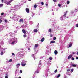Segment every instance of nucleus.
Listing matches in <instances>:
<instances>
[{"label":"nucleus","mask_w":78,"mask_h":78,"mask_svg":"<svg viewBox=\"0 0 78 78\" xmlns=\"http://www.w3.org/2000/svg\"><path fill=\"white\" fill-rule=\"evenodd\" d=\"M9 34L10 35L11 37H12V39L10 41V44L12 45H13L14 44H16L17 42V39L14 37L15 36L14 34L10 33Z\"/></svg>","instance_id":"f257e3e1"},{"label":"nucleus","mask_w":78,"mask_h":78,"mask_svg":"<svg viewBox=\"0 0 78 78\" xmlns=\"http://www.w3.org/2000/svg\"><path fill=\"white\" fill-rule=\"evenodd\" d=\"M27 62V61L26 60H23L22 61L21 63V65L22 67H25L26 65V63Z\"/></svg>","instance_id":"f03ea898"},{"label":"nucleus","mask_w":78,"mask_h":78,"mask_svg":"<svg viewBox=\"0 0 78 78\" xmlns=\"http://www.w3.org/2000/svg\"><path fill=\"white\" fill-rule=\"evenodd\" d=\"M5 49H3L2 48H0V51H1L0 53L1 55H3V54L5 52Z\"/></svg>","instance_id":"7ed1b4c3"},{"label":"nucleus","mask_w":78,"mask_h":78,"mask_svg":"<svg viewBox=\"0 0 78 78\" xmlns=\"http://www.w3.org/2000/svg\"><path fill=\"white\" fill-rule=\"evenodd\" d=\"M77 11V10L76 9H75L74 12L73 11H72L71 12V14H70L69 16H75V12H76Z\"/></svg>","instance_id":"20e7f679"},{"label":"nucleus","mask_w":78,"mask_h":78,"mask_svg":"<svg viewBox=\"0 0 78 78\" xmlns=\"http://www.w3.org/2000/svg\"><path fill=\"white\" fill-rule=\"evenodd\" d=\"M14 16L16 17L14 19L15 21L18 22L19 20L20 19V17L18 16L17 15H14Z\"/></svg>","instance_id":"39448f33"},{"label":"nucleus","mask_w":78,"mask_h":78,"mask_svg":"<svg viewBox=\"0 0 78 78\" xmlns=\"http://www.w3.org/2000/svg\"><path fill=\"white\" fill-rule=\"evenodd\" d=\"M67 13V11H66L64 13V14L62 15L61 16V17L63 19V20H64V19H66V14Z\"/></svg>","instance_id":"423d86ee"},{"label":"nucleus","mask_w":78,"mask_h":78,"mask_svg":"<svg viewBox=\"0 0 78 78\" xmlns=\"http://www.w3.org/2000/svg\"><path fill=\"white\" fill-rule=\"evenodd\" d=\"M14 9H15V10H17V9H20V6L19 5H16L15 6V7L13 8Z\"/></svg>","instance_id":"0eeeda50"},{"label":"nucleus","mask_w":78,"mask_h":78,"mask_svg":"<svg viewBox=\"0 0 78 78\" xmlns=\"http://www.w3.org/2000/svg\"><path fill=\"white\" fill-rule=\"evenodd\" d=\"M13 0H8V2H6L5 3L7 5H9L13 1Z\"/></svg>","instance_id":"6e6552de"},{"label":"nucleus","mask_w":78,"mask_h":78,"mask_svg":"<svg viewBox=\"0 0 78 78\" xmlns=\"http://www.w3.org/2000/svg\"><path fill=\"white\" fill-rule=\"evenodd\" d=\"M41 61H42L41 60H40L39 63L38 68H40V67H41V65L42 64V63L41 62Z\"/></svg>","instance_id":"1a4fd4ad"},{"label":"nucleus","mask_w":78,"mask_h":78,"mask_svg":"<svg viewBox=\"0 0 78 78\" xmlns=\"http://www.w3.org/2000/svg\"><path fill=\"white\" fill-rule=\"evenodd\" d=\"M39 69H38L36 71H35V73H39V70H41V68H38Z\"/></svg>","instance_id":"9d476101"},{"label":"nucleus","mask_w":78,"mask_h":78,"mask_svg":"<svg viewBox=\"0 0 78 78\" xmlns=\"http://www.w3.org/2000/svg\"><path fill=\"white\" fill-rule=\"evenodd\" d=\"M4 28V26L3 25L0 26V31L3 30Z\"/></svg>","instance_id":"9b49d317"},{"label":"nucleus","mask_w":78,"mask_h":78,"mask_svg":"<svg viewBox=\"0 0 78 78\" xmlns=\"http://www.w3.org/2000/svg\"><path fill=\"white\" fill-rule=\"evenodd\" d=\"M15 10V9L13 8L12 9H11L9 11V12H14V11Z\"/></svg>","instance_id":"f8f14e48"},{"label":"nucleus","mask_w":78,"mask_h":78,"mask_svg":"<svg viewBox=\"0 0 78 78\" xmlns=\"http://www.w3.org/2000/svg\"><path fill=\"white\" fill-rule=\"evenodd\" d=\"M4 44L3 41L2 40H0V45H3Z\"/></svg>","instance_id":"ddd939ff"},{"label":"nucleus","mask_w":78,"mask_h":78,"mask_svg":"<svg viewBox=\"0 0 78 78\" xmlns=\"http://www.w3.org/2000/svg\"><path fill=\"white\" fill-rule=\"evenodd\" d=\"M38 47V44H35V46L34 47V50L35 51L36 49L37 48V47Z\"/></svg>","instance_id":"4468645a"},{"label":"nucleus","mask_w":78,"mask_h":78,"mask_svg":"<svg viewBox=\"0 0 78 78\" xmlns=\"http://www.w3.org/2000/svg\"><path fill=\"white\" fill-rule=\"evenodd\" d=\"M20 63L17 64L16 65V68H19V67H20Z\"/></svg>","instance_id":"2eb2a0df"},{"label":"nucleus","mask_w":78,"mask_h":78,"mask_svg":"<svg viewBox=\"0 0 78 78\" xmlns=\"http://www.w3.org/2000/svg\"><path fill=\"white\" fill-rule=\"evenodd\" d=\"M72 57V55H69V56L68 57V59H70Z\"/></svg>","instance_id":"dca6fc26"},{"label":"nucleus","mask_w":78,"mask_h":78,"mask_svg":"<svg viewBox=\"0 0 78 78\" xmlns=\"http://www.w3.org/2000/svg\"><path fill=\"white\" fill-rule=\"evenodd\" d=\"M47 76H48L47 73H44L43 75V76H44V77H47Z\"/></svg>","instance_id":"f3484780"},{"label":"nucleus","mask_w":78,"mask_h":78,"mask_svg":"<svg viewBox=\"0 0 78 78\" xmlns=\"http://www.w3.org/2000/svg\"><path fill=\"white\" fill-rule=\"evenodd\" d=\"M26 11L27 13H29V10L28 8H26Z\"/></svg>","instance_id":"a211bd4d"},{"label":"nucleus","mask_w":78,"mask_h":78,"mask_svg":"<svg viewBox=\"0 0 78 78\" xmlns=\"http://www.w3.org/2000/svg\"><path fill=\"white\" fill-rule=\"evenodd\" d=\"M19 22H22V23H23V20L22 19H20L19 21Z\"/></svg>","instance_id":"6ab92c4d"},{"label":"nucleus","mask_w":78,"mask_h":78,"mask_svg":"<svg viewBox=\"0 0 78 78\" xmlns=\"http://www.w3.org/2000/svg\"><path fill=\"white\" fill-rule=\"evenodd\" d=\"M44 40H45V38L44 37H43L41 39V42H43L44 41Z\"/></svg>","instance_id":"aec40b11"},{"label":"nucleus","mask_w":78,"mask_h":78,"mask_svg":"<svg viewBox=\"0 0 78 78\" xmlns=\"http://www.w3.org/2000/svg\"><path fill=\"white\" fill-rule=\"evenodd\" d=\"M12 59H10L9 60V61H7V62H12Z\"/></svg>","instance_id":"412c9836"},{"label":"nucleus","mask_w":78,"mask_h":78,"mask_svg":"<svg viewBox=\"0 0 78 78\" xmlns=\"http://www.w3.org/2000/svg\"><path fill=\"white\" fill-rule=\"evenodd\" d=\"M34 31L35 33H37V30L36 29H35L34 30Z\"/></svg>","instance_id":"4be33fe9"},{"label":"nucleus","mask_w":78,"mask_h":78,"mask_svg":"<svg viewBox=\"0 0 78 78\" xmlns=\"http://www.w3.org/2000/svg\"><path fill=\"white\" fill-rule=\"evenodd\" d=\"M22 32L23 33H24V34H25V33H26V31H25V30L24 29H23L22 30Z\"/></svg>","instance_id":"5701e85b"},{"label":"nucleus","mask_w":78,"mask_h":78,"mask_svg":"<svg viewBox=\"0 0 78 78\" xmlns=\"http://www.w3.org/2000/svg\"><path fill=\"white\" fill-rule=\"evenodd\" d=\"M54 53L55 55H57V54H58V51L56 50H55L54 51Z\"/></svg>","instance_id":"b1692460"},{"label":"nucleus","mask_w":78,"mask_h":78,"mask_svg":"<svg viewBox=\"0 0 78 78\" xmlns=\"http://www.w3.org/2000/svg\"><path fill=\"white\" fill-rule=\"evenodd\" d=\"M3 6V4H0V8H2Z\"/></svg>","instance_id":"393cba45"},{"label":"nucleus","mask_w":78,"mask_h":78,"mask_svg":"<svg viewBox=\"0 0 78 78\" xmlns=\"http://www.w3.org/2000/svg\"><path fill=\"white\" fill-rule=\"evenodd\" d=\"M71 66H72V67H76V65H75V64H72L71 65Z\"/></svg>","instance_id":"a878e982"},{"label":"nucleus","mask_w":78,"mask_h":78,"mask_svg":"<svg viewBox=\"0 0 78 78\" xmlns=\"http://www.w3.org/2000/svg\"><path fill=\"white\" fill-rule=\"evenodd\" d=\"M5 78H8V74H6L5 75Z\"/></svg>","instance_id":"bb28decb"},{"label":"nucleus","mask_w":78,"mask_h":78,"mask_svg":"<svg viewBox=\"0 0 78 78\" xmlns=\"http://www.w3.org/2000/svg\"><path fill=\"white\" fill-rule=\"evenodd\" d=\"M55 41H51V43L52 44H54V43H55Z\"/></svg>","instance_id":"cd10ccee"},{"label":"nucleus","mask_w":78,"mask_h":78,"mask_svg":"<svg viewBox=\"0 0 78 78\" xmlns=\"http://www.w3.org/2000/svg\"><path fill=\"white\" fill-rule=\"evenodd\" d=\"M72 43H70L69 47H72Z\"/></svg>","instance_id":"c85d7f7f"},{"label":"nucleus","mask_w":78,"mask_h":78,"mask_svg":"<svg viewBox=\"0 0 78 78\" xmlns=\"http://www.w3.org/2000/svg\"><path fill=\"white\" fill-rule=\"evenodd\" d=\"M30 25H32V24L33 23V21H30Z\"/></svg>","instance_id":"c756f323"},{"label":"nucleus","mask_w":78,"mask_h":78,"mask_svg":"<svg viewBox=\"0 0 78 78\" xmlns=\"http://www.w3.org/2000/svg\"><path fill=\"white\" fill-rule=\"evenodd\" d=\"M55 73H51V76H52V75H55Z\"/></svg>","instance_id":"7c9ffc66"},{"label":"nucleus","mask_w":78,"mask_h":78,"mask_svg":"<svg viewBox=\"0 0 78 78\" xmlns=\"http://www.w3.org/2000/svg\"><path fill=\"white\" fill-rule=\"evenodd\" d=\"M19 71V70L18 69H16L15 71V73H17Z\"/></svg>","instance_id":"2f4dec72"},{"label":"nucleus","mask_w":78,"mask_h":78,"mask_svg":"<svg viewBox=\"0 0 78 78\" xmlns=\"http://www.w3.org/2000/svg\"><path fill=\"white\" fill-rule=\"evenodd\" d=\"M23 25H24V27H25L27 26V24H26V23L24 24Z\"/></svg>","instance_id":"473e14b6"},{"label":"nucleus","mask_w":78,"mask_h":78,"mask_svg":"<svg viewBox=\"0 0 78 78\" xmlns=\"http://www.w3.org/2000/svg\"><path fill=\"white\" fill-rule=\"evenodd\" d=\"M60 20H64V19H63V18L61 16V17L60 18Z\"/></svg>","instance_id":"72a5a7b5"},{"label":"nucleus","mask_w":78,"mask_h":78,"mask_svg":"<svg viewBox=\"0 0 78 78\" xmlns=\"http://www.w3.org/2000/svg\"><path fill=\"white\" fill-rule=\"evenodd\" d=\"M34 8H37V5L36 4L34 5Z\"/></svg>","instance_id":"f704fd0d"},{"label":"nucleus","mask_w":78,"mask_h":78,"mask_svg":"<svg viewBox=\"0 0 78 78\" xmlns=\"http://www.w3.org/2000/svg\"><path fill=\"white\" fill-rule=\"evenodd\" d=\"M58 71V70L57 69H56L55 70V71H54V72L55 73H55H56V72H57V71Z\"/></svg>","instance_id":"c9c22d12"},{"label":"nucleus","mask_w":78,"mask_h":78,"mask_svg":"<svg viewBox=\"0 0 78 78\" xmlns=\"http://www.w3.org/2000/svg\"><path fill=\"white\" fill-rule=\"evenodd\" d=\"M32 56L33 57V58L35 59L34 55V54H32Z\"/></svg>","instance_id":"e433bc0d"},{"label":"nucleus","mask_w":78,"mask_h":78,"mask_svg":"<svg viewBox=\"0 0 78 78\" xmlns=\"http://www.w3.org/2000/svg\"><path fill=\"white\" fill-rule=\"evenodd\" d=\"M49 59L50 60H52L53 59V58H51V57H49Z\"/></svg>","instance_id":"4c0bfd02"},{"label":"nucleus","mask_w":78,"mask_h":78,"mask_svg":"<svg viewBox=\"0 0 78 78\" xmlns=\"http://www.w3.org/2000/svg\"><path fill=\"white\" fill-rule=\"evenodd\" d=\"M4 21L5 22L7 23V22H8V20H5Z\"/></svg>","instance_id":"58836bf2"},{"label":"nucleus","mask_w":78,"mask_h":78,"mask_svg":"<svg viewBox=\"0 0 78 78\" xmlns=\"http://www.w3.org/2000/svg\"><path fill=\"white\" fill-rule=\"evenodd\" d=\"M48 31H49V32H50V33H51V29H49V30Z\"/></svg>","instance_id":"ea45409f"},{"label":"nucleus","mask_w":78,"mask_h":78,"mask_svg":"<svg viewBox=\"0 0 78 78\" xmlns=\"http://www.w3.org/2000/svg\"><path fill=\"white\" fill-rule=\"evenodd\" d=\"M67 4H69V3H70V1H68L67 2Z\"/></svg>","instance_id":"a19ab883"},{"label":"nucleus","mask_w":78,"mask_h":78,"mask_svg":"<svg viewBox=\"0 0 78 78\" xmlns=\"http://www.w3.org/2000/svg\"><path fill=\"white\" fill-rule=\"evenodd\" d=\"M39 26V23H38V24L37 26V28H38Z\"/></svg>","instance_id":"79ce46f5"},{"label":"nucleus","mask_w":78,"mask_h":78,"mask_svg":"<svg viewBox=\"0 0 78 78\" xmlns=\"http://www.w3.org/2000/svg\"><path fill=\"white\" fill-rule=\"evenodd\" d=\"M66 75H69L70 76V74H68V73L67 72L66 73Z\"/></svg>","instance_id":"37998d69"},{"label":"nucleus","mask_w":78,"mask_h":78,"mask_svg":"<svg viewBox=\"0 0 78 78\" xmlns=\"http://www.w3.org/2000/svg\"><path fill=\"white\" fill-rule=\"evenodd\" d=\"M48 4H46V8H48Z\"/></svg>","instance_id":"c03bdc74"},{"label":"nucleus","mask_w":78,"mask_h":78,"mask_svg":"<svg viewBox=\"0 0 78 78\" xmlns=\"http://www.w3.org/2000/svg\"><path fill=\"white\" fill-rule=\"evenodd\" d=\"M46 72H49V69H47L46 70Z\"/></svg>","instance_id":"a18cd8bd"},{"label":"nucleus","mask_w":78,"mask_h":78,"mask_svg":"<svg viewBox=\"0 0 78 78\" xmlns=\"http://www.w3.org/2000/svg\"><path fill=\"white\" fill-rule=\"evenodd\" d=\"M23 36L24 37H27V35H26V34H24V35H23Z\"/></svg>","instance_id":"49530a36"},{"label":"nucleus","mask_w":78,"mask_h":78,"mask_svg":"<svg viewBox=\"0 0 78 78\" xmlns=\"http://www.w3.org/2000/svg\"><path fill=\"white\" fill-rule=\"evenodd\" d=\"M61 76V74H59L58 75L57 77H59V76Z\"/></svg>","instance_id":"de8ad7c7"},{"label":"nucleus","mask_w":78,"mask_h":78,"mask_svg":"<svg viewBox=\"0 0 78 78\" xmlns=\"http://www.w3.org/2000/svg\"><path fill=\"white\" fill-rule=\"evenodd\" d=\"M56 37H53V40H56Z\"/></svg>","instance_id":"09e8293b"},{"label":"nucleus","mask_w":78,"mask_h":78,"mask_svg":"<svg viewBox=\"0 0 78 78\" xmlns=\"http://www.w3.org/2000/svg\"><path fill=\"white\" fill-rule=\"evenodd\" d=\"M76 27H78V24H76Z\"/></svg>","instance_id":"8fccbe9b"},{"label":"nucleus","mask_w":78,"mask_h":78,"mask_svg":"<svg viewBox=\"0 0 78 78\" xmlns=\"http://www.w3.org/2000/svg\"><path fill=\"white\" fill-rule=\"evenodd\" d=\"M21 28H24V27H25L24 26V25H23L21 26Z\"/></svg>","instance_id":"3c124183"},{"label":"nucleus","mask_w":78,"mask_h":78,"mask_svg":"<svg viewBox=\"0 0 78 78\" xmlns=\"http://www.w3.org/2000/svg\"><path fill=\"white\" fill-rule=\"evenodd\" d=\"M42 5H44V2H42L41 3Z\"/></svg>","instance_id":"603ef678"},{"label":"nucleus","mask_w":78,"mask_h":78,"mask_svg":"<svg viewBox=\"0 0 78 78\" xmlns=\"http://www.w3.org/2000/svg\"><path fill=\"white\" fill-rule=\"evenodd\" d=\"M72 60H75V58L73 57H72Z\"/></svg>","instance_id":"864d4df0"},{"label":"nucleus","mask_w":78,"mask_h":78,"mask_svg":"<svg viewBox=\"0 0 78 78\" xmlns=\"http://www.w3.org/2000/svg\"><path fill=\"white\" fill-rule=\"evenodd\" d=\"M53 37V35L51 34H50V37Z\"/></svg>","instance_id":"5fc2aeb1"},{"label":"nucleus","mask_w":78,"mask_h":78,"mask_svg":"<svg viewBox=\"0 0 78 78\" xmlns=\"http://www.w3.org/2000/svg\"><path fill=\"white\" fill-rule=\"evenodd\" d=\"M71 71L72 72H73V69H72L71 70Z\"/></svg>","instance_id":"6e6d98bb"},{"label":"nucleus","mask_w":78,"mask_h":78,"mask_svg":"<svg viewBox=\"0 0 78 78\" xmlns=\"http://www.w3.org/2000/svg\"><path fill=\"white\" fill-rule=\"evenodd\" d=\"M58 6L59 7H60L61 6V4H58Z\"/></svg>","instance_id":"4d7b16f0"},{"label":"nucleus","mask_w":78,"mask_h":78,"mask_svg":"<svg viewBox=\"0 0 78 78\" xmlns=\"http://www.w3.org/2000/svg\"><path fill=\"white\" fill-rule=\"evenodd\" d=\"M19 27L18 26L17 27H16V29H19Z\"/></svg>","instance_id":"13d9d810"},{"label":"nucleus","mask_w":78,"mask_h":78,"mask_svg":"<svg viewBox=\"0 0 78 78\" xmlns=\"http://www.w3.org/2000/svg\"><path fill=\"white\" fill-rule=\"evenodd\" d=\"M3 14H4V13H2L1 14V16H3Z\"/></svg>","instance_id":"bf43d9fd"},{"label":"nucleus","mask_w":78,"mask_h":78,"mask_svg":"<svg viewBox=\"0 0 78 78\" xmlns=\"http://www.w3.org/2000/svg\"><path fill=\"white\" fill-rule=\"evenodd\" d=\"M70 69H68L67 70V72H69V71H70Z\"/></svg>","instance_id":"052dcab7"},{"label":"nucleus","mask_w":78,"mask_h":78,"mask_svg":"<svg viewBox=\"0 0 78 78\" xmlns=\"http://www.w3.org/2000/svg\"><path fill=\"white\" fill-rule=\"evenodd\" d=\"M75 52H72L73 55H74L75 54Z\"/></svg>","instance_id":"680f3d73"},{"label":"nucleus","mask_w":78,"mask_h":78,"mask_svg":"<svg viewBox=\"0 0 78 78\" xmlns=\"http://www.w3.org/2000/svg\"><path fill=\"white\" fill-rule=\"evenodd\" d=\"M20 73H22V70H20Z\"/></svg>","instance_id":"e2e57ef3"},{"label":"nucleus","mask_w":78,"mask_h":78,"mask_svg":"<svg viewBox=\"0 0 78 78\" xmlns=\"http://www.w3.org/2000/svg\"><path fill=\"white\" fill-rule=\"evenodd\" d=\"M52 15H53V16H54V15H55V14H54V12H53L52 13Z\"/></svg>","instance_id":"0e129e2a"},{"label":"nucleus","mask_w":78,"mask_h":78,"mask_svg":"<svg viewBox=\"0 0 78 78\" xmlns=\"http://www.w3.org/2000/svg\"><path fill=\"white\" fill-rule=\"evenodd\" d=\"M12 55H14H14H15L13 53H12Z\"/></svg>","instance_id":"69168bd1"},{"label":"nucleus","mask_w":78,"mask_h":78,"mask_svg":"<svg viewBox=\"0 0 78 78\" xmlns=\"http://www.w3.org/2000/svg\"><path fill=\"white\" fill-rule=\"evenodd\" d=\"M76 59H78V57H76Z\"/></svg>","instance_id":"338daca9"},{"label":"nucleus","mask_w":78,"mask_h":78,"mask_svg":"<svg viewBox=\"0 0 78 78\" xmlns=\"http://www.w3.org/2000/svg\"><path fill=\"white\" fill-rule=\"evenodd\" d=\"M64 78H67V77L66 76H65Z\"/></svg>","instance_id":"774afa93"}]
</instances>
